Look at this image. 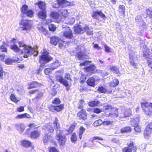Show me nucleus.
Returning <instances> with one entry per match:
<instances>
[{
	"mask_svg": "<svg viewBox=\"0 0 152 152\" xmlns=\"http://www.w3.org/2000/svg\"><path fill=\"white\" fill-rule=\"evenodd\" d=\"M141 107L146 115H152V103L144 102L141 103Z\"/></svg>",
	"mask_w": 152,
	"mask_h": 152,
	"instance_id": "1",
	"label": "nucleus"
},
{
	"mask_svg": "<svg viewBox=\"0 0 152 152\" xmlns=\"http://www.w3.org/2000/svg\"><path fill=\"white\" fill-rule=\"evenodd\" d=\"M83 107V106L82 105L77 106V109L80 110L77 112L76 115L79 120L85 121L88 120V114Z\"/></svg>",
	"mask_w": 152,
	"mask_h": 152,
	"instance_id": "2",
	"label": "nucleus"
},
{
	"mask_svg": "<svg viewBox=\"0 0 152 152\" xmlns=\"http://www.w3.org/2000/svg\"><path fill=\"white\" fill-rule=\"evenodd\" d=\"M109 110H111V112L109 113L107 116L110 117V118H112V120L118 117V109L113 108L112 106L109 105H107L103 106V110L104 111Z\"/></svg>",
	"mask_w": 152,
	"mask_h": 152,
	"instance_id": "3",
	"label": "nucleus"
},
{
	"mask_svg": "<svg viewBox=\"0 0 152 152\" xmlns=\"http://www.w3.org/2000/svg\"><path fill=\"white\" fill-rule=\"evenodd\" d=\"M53 59V57L49 55L48 52L44 51L41 55L39 56V61L40 63L42 62L47 63L52 61Z\"/></svg>",
	"mask_w": 152,
	"mask_h": 152,
	"instance_id": "4",
	"label": "nucleus"
},
{
	"mask_svg": "<svg viewBox=\"0 0 152 152\" xmlns=\"http://www.w3.org/2000/svg\"><path fill=\"white\" fill-rule=\"evenodd\" d=\"M127 147H125L122 149V152H136L137 147L133 141L130 140V143L127 144Z\"/></svg>",
	"mask_w": 152,
	"mask_h": 152,
	"instance_id": "5",
	"label": "nucleus"
},
{
	"mask_svg": "<svg viewBox=\"0 0 152 152\" xmlns=\"http://www.w3.org/2000/svg\"><path fill=\"white\" fill-rule=\"evenodd\" d=\"M50 111L59 113L61 112L64 109V104H61L58 105H50L48 107Z\"/></svg>",
	"mask_w": 152,
	"mask_h": 152,
	"instance_id": "6",
	"label": "nucleus"
},
{
	"mask_svg": "<svg viewBox=\"0 0 152 152\" xmlns=\"http://www.w3.org/2000/svg\"><path fill=\"white\" fill-rule=\"evenodd\" d=\"M56 1L58 7L56 6V4H55L53 6V7L54 8H57L59 7H66L72 5L71 3L66 0H56Z\"/></svg>",
	"mask_w": 152,
	"mask_h": 152,
	"instance_id": "7",
	"label": "nucleus"
},
{
	"mask_svg": "<svg viewBox=\"0 0 152 152\" xmlns=\"http://www.w3.org/2000/svg\"><path fill=\"white\" fill-rule=\"evenodd\" d=\"M56 139L58 141L60 147L65 145L66 140L65 136L60 134H57L56 136Z\"/></svg>",
	"mask_w": 152,
	"mask_h": 152,
	"instance_id": "8",
	"label": "nucleus"
},
{
	"mask_svg": "<svg viewBox=\"0 0 152 152\" xmlns=\"http://www.w3.org/2000/svg\"><path fill=\"white\" fill-rule=\"evenodd\" d=\"M91 17L93 19H98L99 17L104 19L107 18L106 16L101 10L93 11L91 15Z\"/></svg>",
	"mask_w": 152,
	"mask_h": 152,
	"instance_id": "9",
	"label": "nucleus"
},
{
	"mask_svg": "<svg viewBox=\"0 0 152 152\" xmlns=\"http://www.w3.org/2000/svg\"><path fill=\"white\" fill-rule=\"evenodd\" d=\"M56 81L59 82L66 87H69V88L71 86V83L69 84L68 82L60 75H57L56 77Z\"/></svg>",
	"mask_w": 152,
	"mask_h": 152,
	"instance_id": "10",
	"label": "nucleus"
},
{
	"mask_svg": "<svg viewBox=\"0 0 152 152\" xmlns=\"http://www.w3.org/2000/svg\"><path fill=\"white\" fill-rule=\"evenodd\" d=\"M31 20H28L22 19L19 24L23 26V30H27L31 26Z\"/></svg>",
	"mask_w": 152,
	"mask_h": 152,
	"instance_id": "11",
	"label": "nucleus"
},
{
	"mask_svg": "<svg viewBox=\"0 0 152 152\" xmlns=\"http://www.w3.org/2000/svg\"><path fill=\"white\" fill-rule=\"evenodd\" d=\"M32 51V49L31 47L26 46L21 50V54L23 55V57L24 58H27L30 55Z\"/></svg>",
	"mask_w": 152,
	"mask_h": 152,
	"instance_id": "12",
	"label": "nucleus"
},
{
	"mask_svg": "<svg viewBox=\"0 0 152 152\" xmlns=\"http://www.w3.org/2000/svg\"><path fill=\"white\" fill-rule=\"evenodd\" d=\"M63 36L65 38L71 39L73 38V35L72 31L68 28L63 33Z\"/></svg>",
	"mask_w": 152,
	"mask_h": 152,
	"instance_id": "13",
	"label": "nucleus"
},
{
	"mask_svg": "<svg viewBox=\"0 0 152 152\" xmlns=\"http://www.w3.org/2000/svg\"><path fill=\"white\" fill-rule=\"evenodd\" d=\"M41 85L40 83L36 81H33L28 83L27 88L28 89L35 88L39 87Z\"/></svg>",
	"mask_w": 152,
	"mask_h": 152,
	"instance_id": "14",
	"label": "nucleus"
},
{
	"mask_svg": "<svg viewBox=\"0 0 152 152\" xmlns=\"http://www.w3.org/2000/svg\"><path fill=\"white\" fill-rule=\"evenodd\" d=\"M109 69L111 72L116 75L117 76L120 77L121 76V74L119 70V68L117 66L112 65L109 67Z\"/></svg>",
	"mask_w": 152,
	"mask_h": 152,
	"instance_id": "15",
	"label": "nucleus"
},
{
	"mask_svg": "<svg viewBox=\"0 0 152 152\" xmlns=\"http://www.w3.org/2000/svg\"><path fill=\"white\" fill-rule=\"evenodd\" d=\"M40 132L38 130H34L31 131L30 134V137L31 139H37L40 136Z\"/></svg>",
	"mask_w": 152,
	"mask_h": 152,
	"instance_id": "16",
	"label": "nucleus"
},
{
	"mask_svg": "<svg viewBox=\"0 0 152 152\" xmlns=\"http://www.w3.org/2000/svg\"><path fill=\"white\" fill-rule=\"evenodd\" d=\"M74 28V31L77 34H82L85 32L84 27L82 28L80 25H77Z\"/></svg>",
	"mask_w": 152,
	"mask_h": 152,
	"instance_id": "17",
	"label": "nucleus"
},
{
	"mask_svg": "<svg viewBox=\"0 0 152 152\" xmlns=\"http://www.w3.org/2000/svg\"><path fill=\"white\" fill-rule=\"evenodd\" d=\"M96 79L94 76L89 77L86 82L87 84L90 86L94 87L95 86Z\"/></svg>",
	"mask_w": 152,
	"mask_h": 152,
	"instance_id": "18",
	"label": "nucleus"
},
{
	"mask_svg": "<svg viewBox=\"0 0 152 152\" xmlns=\"http://www.w3.org/2000/svg\"><path fill=\"white\" fill-rule=\"evenodd\" d=\"M58 12L59 13L61 18L65 19L69 16V13L66 9H60L59 10Z\"/></svg>",
	"mask_w": 152,
	"mask_h": 152,
	"instance_id": "19",
	"label": "nucleus"
},
{
	"mask_svg": "<svg viewBox=\"0 0 152 152\" xmlns=\"http://www.w3.org/2000/svg\"><path fill=\"white\" fill-rule=\"evenodd\" d=\"M96 69V66L93 64H90L89 66L85 67L84 68L85 72H91V73H94V71Z\"/></svg>",
	"mask_w": 152,
	"mask_h": 152,
	"instance_id": "20",
	"label": "nucleus"
},
{
	"mask_svg": "<svg viewBox=\"0 0 152 152\" xmlns=\"http://www.w3.org/2000/svg\"><path fill=\"white\" fill-rule=\"evenodd\" d=\"M38 17L42 20H45L47 17V12L46 10H41L37 13Z\"/></svg>",
	"mask_w": 152,
	"mask_h": 152,
	"instance_id": "21",
	"label": "nucleus"
},
{
	"mask_svg": "<svg viewBox=\"0 0 152 152\" xmlns=\"http://www.w3.org/2000/svg\"><path fill=\"white\" fill-rule=\"evenodd\" d=\"M60 40V39L58 37L54 36L50 38V42L55 46L57 45Z\"/></svg>",
	"mask_w": 152,
	"mask_h": 152,
	"instance_id": "22",
	"label": "nucleus"
},
{
	"mask_svg": "<svg viewBox=\"0 0 152 152\" xmlns=\"http://www.w3.org/2000/svg\"><path fill=\"white\" fill-rule=\"evenodd\" d=\"M35 5H37L41 10H46V5L44 1H38L35 4Z\"/></svg>",
	"mask_w": 152,
	"mask_h": 152,
	"instance_id": "23",
	"label": "nucleus"
},
{
	"mask_svg": "<svg viewBox=\"0 0 152 152\" xmlns=\"http://www.w3.org/2000/svg\"><path fill=\"white\" fill-rule=\"evenodd\" d=\"M37 28L39 31L44 34L46 35H48V30L41 24H39L37 26Z\"/></svg>",
	"mask_w": 152,
	"mask_h": 152,
	"instance_id": "24",
	"label": "nucleus"
},
{
	"mask_svg": "<svg viewBox=\"0 0 152 152\" xmlns=\"http://www.w3.org/2000/svg\"><path fill=\"white\" fill-rule=\"evenodd\" d=\"M152 133V131L145 128L143 132V136L145 138L148 139L150 137Z\"/></svg>",
	"mask_w": 152,
	"mask_h": 152,
	"instance_id": "25",
	"label": "nucleus"
},
{
	"mask_svg": "<svg viewBox=\"0 0 152 152\" xmlns=\"http://www.w3.org/2000/svg\"><path fill=\"white\" fill-rule=\"evenodd\" d=\"M50 16L53 19L57 20L59 19L60 16L59 13L54 11L50 12Z\"/></svg>",
	"mask_w": 152,
	"mask_h": 152,
	"instance_id": "26",
	"label": "nucleus"
},
{
	"mask_svg": "<svg viewBox=\"0 0 152 152\" xmlns=\"http://www.w3.org/2000/svg\"><path fill=\"white\" fill-rule=\"evenodd\" d=\"M30 115L27 113H24L22 114L18 115L15 117L16 119H23L24 118H31Z\"/></svg>",
	"mask_w": 152,
	"mask_h": 152,
	"instance_id": "27",
	"label": "nucleus"
},
{
	"mask_svg": "<svg viewBox=\"0 0 152 152\" xmlns=\"http://www.w3.org/2000/svg\"><path fill=\"white\" fill-rule=\"evenodd\" d=\"M60 62L58 60H56L55 62L52 63L50 66L51 69L52 70H54L58 66H60Z\"/></svg>",
	"mask_w": 152,
	"mask_h": 152,
	"instance_id": "28",
	"label": "nucleus"
},
{
	"mask_svg": "<svg viewBox=\"0 0 152 152\" xmlns=\"http://www.w3.org/2000/svg\"><path fill=\"white\" fill-rule=\"evenodd\" d=\"M21 144L24 147L28 148L31 146V143L29 141L23 140L21 141Z\"/></svg>",
	"mask_w": 152,
	"mask_h": 152,
	"instance_id": "29",
	"label": "nucleus"
},
{
	"mask_svg": "<svg viewBox=\"0 0 152 152\" xmlns=\"http://www.w3.org/2000/svg\"><path fill=\"white\" fill-rule=\"evenodd\" d=\"M119 80L117 79H114L109 83V85L111 87H115L117 86L119 83Z\"/></svg>",
	"mask_w": 152,
	"mask_h": 152,
	"instance_id": "30",
	"label": "nucleus"
},
{
	"mask_svg": "<svg viewBox=\"0 0 152 152\" xmlns=\"http://www.w3.org/2000/svg\"><path fill=\"white\" fill-rule=\"evenodd\" d=\"M85 130L86 129L84 127L82 126H80L79 128L78 134L80 139V140L82 139L83 134L85 132Z\"/></svg>",
	"mask_w": 152,
	"mask_h": 152,
	"instance_id": "31",
	"label": "nucleus"
},
{
	"mask_svg": "<svg viewBox=\"0 0 152 152\" xmlns=\"http://www.w3.org/2000/svg\"><path fill=\"white\" fill-rule=\"evenodd\" d=\"M118 12L119 13L122 15H124L125 11V7L123 5H120L119 6Z\"/></svg>",
	"mask_w": 152,
	"mask_h": 152,
	"instance_id": "32",
	"label": "nucleus"
},
{
	"mask_svg": "<svg viewBox=\"0 0 152 152\" xmlns=\"http://www.w3.org/2000/svg\"><path fill=\"white\" fill-rule=\"evenodd\" d=\"M18 58H17L16 59H12L9 58H7L5 61V64H11L14 62L18 61Z\"/></svg>",
	"mask_w": 152,
	"mask_h": 152,
	"instance_id": "33",
	"label": "nucleus"
},
{
	"mask_svg": "<svg viewBox=\"0 0 152 152\" xmlns=\"http://www.w3.org/2000/svg\"><path fill=\"white\" fill-rule=\"evenodd\" d=\"M132 131L131 128L129 126L125 127L121 129V132L122 133L130 132Z\"/></svg>",
	"mask_w": 152,
	"mask_h": 152,
	"instance_id": "34",
	"label": "nucleus"
},
{
	"mask_svg": "<svg viewBox=\"0 0 152 152\" xmlns=\"http://www.w3.org/2000/svg\"><path fill=\"white\" fill-rule=\"evenodd\" d=\"M61 101L59 98L56 97L54 98L52 102V103L53 105H58L61 104Z\"/></svg>",
	"mask_w": 152,
	"mask_h": 152,
	"instance_id": "35",
	"label": "nucleus"
},
{
	"mask_svg": "<svg viewBox=\"0 0 152 152\" xmlns=\"http://www.w3.org/2000/svg\"><path fill=\"white\" fill-rule=\"evenodd\" d=\"M111 118V120H106L103 121V124L104 125H112L114 123L115 118L113 119L112 120V118Z\"/></svg>",
	"mask_w": 152,
	"mask_h": 152,
	"instance_id": "36",
	"label": "nucleus"
},
{
	"mask_svg": "<svg viewBox=\"0 0 152 152\" xmlns=\"http://www.w3.org/2000/svg\"><path fill=\"white\" fill-rule=\"evenodd\" d=\"M84 29L85 32L86 31V33L87 35L90 36L93 35V31L90 30L88 26H85Z\"/></svg>",
	"mask_w": 152,
	"mask_h": 152,
	"instance_id": "37",
	"label": "nucleus"
},
{
	"mask_svg": "<svg viewBox=\"0 0 152 152\" xmlns=\"http://www.w3.org/2000/svg\"><path fill=\"white\" fill-rule=\"evenodd\" d=\"M99 104V102L97 101L94 100L89 102L88 104L90 107H95L97 106Z\"/></svg>",
	"mask_w": 152,
	"mask_h": 152,
	"instance_id": "38",
	"label": "nucleus"
},
{
	"mask_svg": "<svg viewBox=\"0 0 152 152\" xmlns=\"http://www.w3.org/2000/svg\"><path fill=\"white\" fill-rule=\"evenodd\" d=\"M28 7L27 5L26 4L23 5L20 10L21 13L23 15H24L26 11L28 10Z\"/></svg>",
	"mask_w": 152,
	"mask_h": 152,
	"instance_id": "39",
	"label": "nucleus"
},
{
	"mask_svg": "<svg viewBox=\"0 0 152 152\" xmlns=\"http://www.w3.org/2000/svg\"><path fill=\"white\" fill-rule=\"evenodd\" d=\"M97 90L99 92L102 93H105L107 92L106 89L102 86H99Z\"/></svg>",
	"mask_w": 152,
	"mask_h": 152,
	"instance_id": "40",
	"label": "nucleus"
},
{
	"mask_svg": "<svg viewBox=\"0 0 152 152\" xmlns=\"http://www.w3.org/2000/svg\"><path fill=\"white\" fill-rule=\"evenodd\" d=\"M103 122L100 119L95 121L93 124V125L95 126H97L101 125L103 124Z\"/></svg>",
	"mask_w": 152,
	"mask_h": 152,
	"instance_id": "41",
	"label": "nucleus"
},
{
	"mask_svg": "<svg viewBox=\"0 0 152 152\" xmlns=\"http://www.w3.org/2000/svg\"><path fill=\"white\" fill-rule=\"evenodd\" d=\"M10 100L13 102L17 103L20 101V100L18 99L14 94H12L10 96Z\"/></svg>",
	"mask_w": 152,
	"mask_h": 152,
	"instance_id": "42",
	"label": "nucleus"
},
{
	"mask_svg": "<svg viewBox=\"0 0 152 152\" xmlns=\"http://www.w3.org/2000/svg\"><path fill=\"white\" fill-rule=\"evenodd\" d=\"M10 48L16 52H18L20 50V49L15 44L11 45L10 47Z\"/></svg>",
	"mask_w": 152,
	"mask_h": 152,
	"instance_id": "43",
	"label": "nucleus"
},
{
	"mask_svg": "<svg viewBox=\"0 0 152 152\" xmlns=\"http://www.w3.org/2000/svg\"><path fill=\"white\" fill-rule=\"evenodd\" d=\"M71 140L72 142L75 143L77 141V137L76 134L74 132L72 133L71 137Z\"/></svg>",
	"mask_w": 152,
	"mask_h": 152,
	"instance_id": "44",
	"label": "nucleus"
},
{
	"mask_svg": "<svg viewBox=\"0 0 152 152\" xmlns=\"http://www.w3.org/2000/svg\"><path fill=\"white\" fill-rule=\"evenodd\" d=\"M50 137H51V135H49L48 134H45V135L43 138V142L45 144L48 142L49 140V138Z\"/></svg>",
	"mask_w": 152,
	"mask_h": 152,
	"instance_id": "45",
	"label": "nucleus"
},
{
	"mask_svg": "<svg viewBox=\"0 0 152 152\" xmlns=\"http://www.w3.org/2000/svg\"><path fill=\"white\" fill-rule=\"evenodd\" d=\"M139 119L137 118L133 119L131 121L132 124L134 126H136L138 125L139 123Z\"/></svg>",
	"mask_w": 152,
	"mask_h": 152,
	"instance_id": "46",
	"label": "nucleus"
},
{
	"mask_svg": "<svg viewBox=\"0 0 152 152\" xmlns=\"http://www.w3.org/2000/svg\"><path fill=\"white\" fill-rule=\"evenodd\" d=\"M4 45L0 46V50L1 52L7 53V48L5 47V45H7L5 42H3Z\"/></svg>",
	"mask_w": 152,
	"mask_h": 152,
	"instance_id": "47",
	"label": "nucleus"
},
{
	"mask_svg": "<svg viewBox=\"0 0 152 152\" xmlns=\"http://www.w3.org/2000/svg\"><path fill=\"white\" fill-rule=\"evenodd\" d=\"M58 121V118H55V121L53 123L54 127L57 129L60 127V124Z\"/></svg>",
	"mask_w": 152,
	"mask_h": 152,
	"instance_id": "48",
	"label": "nucleus"
},
{
	"mask_svg": "<svg viewBox=\"0 0 152 152\" xmlns=\"http://www.w3.org/2000/svg\"><path fill=\"white\" fill-rule=\"evenodd\" d=\"M76 125V123H74L73 124L71 125L68 129V132H72L75 129Z\"/></svg>",
	"mask_w": 152,
	"mask_h": 152,
	"instance_id": "49",
	"label": "nucleus"
},
{
	"mask_svg": "<svg viewBox=\"0 0 152 152\" xmlns=\"http://www.w3.org/2000/svg\"><path fill=\"white\" fill-rule=\"evenodd\" d=\"M24 15H26L28 17L31 18L33 16L34 12L32 10H28Z\"/></svg>",
	"mask_w": 152,
	"mask_h": 152,
	"instance_id": "50",
	"label": "nucleus"
},
{
	"mask_svg": "<svg viewBox=\"0 0 152 152\" xmlns=\"http://www.w3.org/2000/svg\"><path fill=\"white\" fill-rule=\"evenodd\" d=\"M48 28L49 30L53 32L56 31L57 28L56 26L53 24H51L49 25Z\"/></svg>",
	"mask_w": 152,
	"mask_h": 152,
	"instance_id": "51",
	"label": "nucleus"
},
{
	"mask_svg": "<svg viewBox=\"0 0 152 152\" xmlns=\"http://www.w3.org/2000/svg\"><path fill=\"white\" fill-rule=\"evenodd\" d=\"M76 56L79 60H80L84 58V55L82 53L81 51H80L76 53Z\"/></svg>",
	"mask_w": 152,
	"mask_h": 152,
	"instance_id": "52",
	"label": "nucleus"
},
{
	"mask_svg": "<svg viewBox=\"0 0 152 152\" xmlns=\"http://www.w3.org/2000/svg\"><path fill=\"white\" fill-rule=\"evenodd\" d=\"M37 95L35 96V99H40L42 96L43 93L41 91H38Z\"/></svg>",
	"mask_w": 152,
	"mask_h": 152,
	"instance_id": "53",
	"label": "nucleus"
},
{
	"mask_svg": "<svg viewBox=\"0 0 152 152\" xmlns=\"http://www.w3.org/2000/svg\"><path fill=\"white\" fill-rule=\"evenodd\" d=\"M145 11L147 15L150 18L152 19V10L149 9H147Z\"/></svg>",
	"mask_w": 152,
	"mask_h": 152,
	"instance_id": "54",
	"label": "nucleus"
},
{
	"mask_svg": "<svg viewBox=\"0 0 152 152\" xmlns=\"http://www.w3.org/2000/svg\"><path fill=\"white\" fill-rule=\"evenodd\" d=\"M48 148L49 152H59L58 149L55 147H51Z\"/></svg>",
	"mask_w": 152,
	"mask_h": 152,
	"instance_id": "55",
	"label": "nucleus"
},
{
	"mask_svg": "<svg viewBox=\"0 0 152 152\" xmlns=\"http://www.w3.org/2000/svg\"><path fill=\"white\" fill-rule=\"evenodd\" d=\"M6 75V73L3 70L2 68L0 66V78L3 79V75Z\"/></svg>",
	"mask_w": 152,
	"mask_h": 152,
	"instance_id": "56",
	"label": "nucleus"
},
{
	"mask_svg": "<svg viewBox=\"0 0 152 152\" xmlns=\"http://www.w3.org/2000/svg\"><path fill=\"white\" fill-rule=\"evenodd\" d=\"M131 65L134 68H137L138 65L137 63H135L133 59H132L130 62Z\"/></svg>",
	"mask_w": 152,
	"mask_h": 152,
	"instance_id": "57",
	"label": "nucleus"
},
{
	"mask_svg": "<svg viewBox=\"0 0 152 152\" xmlns=\"http://www.w3.org/2000/svg\"><path fill=\"white\" fill-rule=\"evenodd\" d=\"M86 79V78L84 75H82L80 78V83H83L85 81Z\"/></svg>",
	"mask_w": 152,
	"mask_h": 152,
	"instance_id": "58",
	"label": "nucleus"
},
{
	"mask_svg": "<svg viewBox=\"0 0 152 152\" xmlns=\"http://www.w3.org/2000/svg\"><path fill=\"white\" fill-rule=\"evenodd\" d=\"M28 126L29 127V129H27V130H29V129H31L32 128L35 129L38 128V127H36V125H35L34 123H30L28 125Z\"/></svg>",
	"mask_w": 152,
	"mask_h": 152,
	"instance_id": "59",
	"label": "nucleus"
},
{
	"mask_svg": "<svg viewBox=\"0 0 152 152\" xmlns=\"http://www.w3.org/2000/svg\"><path fill=\"white\" fill-rule=\"evenodd\" d=\"M93 111L95 113L99 114L102 112V110L98 108L95 107L93 109Z\"/></svg>",
	"mask_w": 152,
	"mask_h": 152,
	"instance_id": "60",
	"label": "nucleus"
},
{
	"mask_svg": "<svg viewBox=\"0 0 152 152\" xmlns=\"http://www.w3.org/2000/svg\"><path fill=\"white\" fill-rule=\"evenodd\" d=\"M52 70L51 69V67L50 68H47L45 69L44 70V72L46 75H49L51 73V71Z\"/></svg>",
	"mask_w": 152,
	"mask_h": 152,
	"instance_id": "61",
	"label": "nucleus"
},
{
	"mask_svg": "<svg viewBox=\"0 0 152 152\" xmlns=\"http://www.w3.org/2000/svg\"><path fill=\"white\" fill-rule=\"evenodd\" d=\"M134 130L136 132H140L141 131V129L139 125H137L136 126H134Z\"/></svg>",
	"mask_w": 152,
	"mask_h": 152,
	"instance_id": "62",
	"label": "nucleus"
},
{
	"mask_svg": "<svg viewBox=\"0 0 152 152\" xmlns=\"http://www.w3.org/2000/svg\"><path fill=\"white\" fill-rule=\"evenodd\" d=\"M16 111L18 112H21L24 111V107L23 106H20L18 107L16 109Z\"/></svg>",
	"mask_w": 152,
	"mask_h": 152,
	"instance_id": "63",
	"label": "nucleus"
},
{
	"mask_svg": "<svg viewBox=\"0 0 152 152\" xmlns=\"http://www.w3.org/2000/svg\"><path fill=\"white\" fill-rule=\"evenodd\" d=\"M105 51L108 53L110 52V48L108 47L107 45L105 44L104 45Z\"/></svg>",
	"mask_w": 152,
	"mask_h": 152,
	"instance_id": "64",
	"label": "nucleus"
}]
</instances>
